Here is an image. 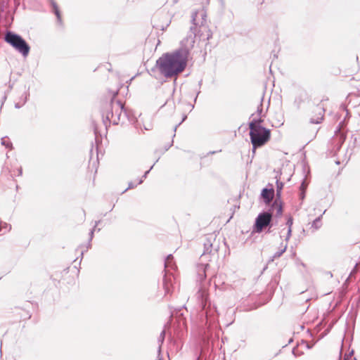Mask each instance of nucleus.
<instances>
[{
  "label": "nucleus",
  "instance_id": "17",
  "mask_svg": "<svg viewBox=\"0 0 360 360\" xmlns=\"http://www.w3.org/2000/svg\"><path fill=\"white\" fill-rule=\"evenodd\" d=\"M11 229V226L6 222H0V231L4 230V232H8Z\"/></svg>",
  "mask_w": 360,
  "mask_h": 360
},
{
  "label": "nucleus",
  "instance_id": "29",
  "mask_svg": "<svg viewBox=\"0 0 360 360\" xmlns=\"http://www.w3.org/2000/svg\"><path fill=\"white\" fill-rule=\"evenodd\" d=\"M300 190H301V191L305 192L306 185H305L304 182H302V184H301Z\"/></svg>",
  "mask_w": 360,
  "mask_h": 360
},
{
  "label": "nucleus",
  "instance_id": "36",
  "mask_svg": "<svg viewBox=\"0 0 360 360\" xmlns=\"http://www.w3.org/2000/svg\"><path fill=\"white\" fill-rule=\"evenodd\" d=\"M156 360H163L162 358H158V359Z\"/></svg>",
  "mask_w": 360,
  "mask_h": 360
},
{
  "label": "nucleus",
  "instance_id": "37",
  "mask_svg": "<svg viewBox=\"0 0 360 360\" xmlns=\"http://www.w3.org/2000/svg\"><path fill=\"white\" fill-rule=\"evenodd\" d=\"M339 360H340V356L339 357Z\"/></svg>",
  "mask_w": 360,
  "mask_h": 360
},
{
  "label": "nucleus",
  "instance_id": "19",
  "mask_svg": "<svg viewBox=\"0 0 360 360\" xmlns=\"http://www.w3.org/2000/svg\"><path fill=\"white\" fill-rule=\"evenodd\" d=\"M262 112V105L261 104L260 106H259L258 108H257V115H255V114L252 115V120L254 118H255V119H259L260 118L262 120V118H261V117H262L261 116Z\"/></svg>",
  "mask_w": 360,
  "mask_h": 360
},
{
  "label": "nucleus",
  "instance_id": "21",
  "mask_svg": "<svg viewBox=\"0 0 360 360\" xmlns=\"http://www.w3.org/2000/svg\"><path fill=\"white\" fill-rule=\"evenodd\" d=\"M172 259V255H169L167 257L165 262V269H168L171 266V261Z\"/></svg>",
  "mask_w": 360,
  "mask_h": 360
},
{
  "label": "nucleus",
  "instance_id": "34",
  "mask_svg": "<svg viewBox=\"0 0 360 360\" xmlns=\"http://www.w3.org/2000/svg\"><path fill=\"white\" fill-rule=\"evenodd\" d=\"M207 267V265H205V267H202V269H203V271H204V272H205V269H206Z\"/></svg>",
  "mask_w": 360,
  "mask_h": 360
},
{
  "label": "nucleus",
  "instance_id": "35",
  "mask_svg": "<svg viewBox=\"0 0 360 360\" xmlns=\"http://www.w3.org/2000/svg\"><path fill=\"white\" fill-rule=\"evenodd\" d=\"M158 352H159V354L160 353V346L159 347Z\"/></svg>",
  "mask_w": 360,
  "mask_h": 360
},
{
  "label": "nucleus",
  "instance_id": "5",
  "mask_svg": "<svg viewBox=\"0 0 360 360\" xmlns=\"http://www.w3.org/2000/svg\"><path fill=\"white\" fill-rule=\"evenodd\" d=\"M5 41L10 44L23 56L25 57L28 55L30 48L20 35L11 32H8L5 35Z\"/></svg>",
  "mask_w": 360,
  "mask_h": 360
},
{
  "label": "nucleus",
  "instance_id": "32",
  "mask_svg": "<svg viewBox=\"0 0 360 360\" xmlns=\"http://www.w3.org/2000/svg\"><path fill=\"white\" fill-rule=\"evenodd\" d=\"M22 173V168L18 169V176H21Z\"/></svg>",
  "mask_w": 360,
  "mask_h": 360
},
{
  "label": "nucleus",
  "instance_id": "11",
  "mask_svg": "<svg viewBox=\"0 0 360 360\" xmlns=\"http://www.w3.org/2000/svg\"><path fill=\"white\" fill-rule=\"evenodd\" d=\"M262 197L266 203H269L274 198V191L273 188H264L262 191Z\"/></svg>",
  "mask_w": 360,
  "mask_h": 360
},
{
  "label": "nucleus",
  "instance_id": "8",
  "mask_svg": "<svg viewBox=\"0 0 360 360\" xmlns=\"http://www.w3.org/2000/svg\"><path fill=\"white\" fill-rule=\"evenodd\" d=\"M175 280L176 278L174 276L169 273V270L167 271L162 281V288L165 290V296L172 293L174 289Z\"/></svg>",
  "mask_w": 360,
  "mask_h": 360
},
{
  "label": "nucleus",
  "instance_id": "15",
  "mask_svg": "<svg viewBox=\"0 0 360 360\" xmlns=\"http://www.w3.org/2000/svg\"><path fill=\"white\" fill-rule=\"evenodd\" d=\"M51 5L53 6V12L58 18V20L59 22H60V20H61L60 14V11L58 10V8L56 4L53 1H51Z\"/></svg>",
  "mask_w": 360,
  "mask_h": 360
},
{
  "label": "nucleus",
  "instance_id": "24",
  "mask_svg": "<svg viewBox=\"0 0 360 360\" xmlns=\"http://www.w3.org/2000/svg\"><path fill=\"white\" fill-rule=\"evenodd\" d=\"M205 248H206V250H205V252H211L210 248H211V247H212V244L210 243V241H208V243H205Z\"/></svg>",
  "mask_w": 360,
  "mask_h": 360
},
{
  "label": "nucleus",
  "instance_id": "30",
  "mask_svg": "<svg viewBox=\"0 0 360 360\" xmlns=\"http://www.w3.org/2000/svg\"><path fill=\"white\" fill-rule=\"evenodd\" d=\"M6 98H7V97H6V95H4V96H3V98H2V101H1V106H0V109L2 108V106H3L4 103V102H5V101H6Z\"/></svg>",
  "mask_w": 360,
  "mask_h": 360
},
{
  "label": "nucleus",
  "instance_id": "12",
  "mask_svg": "<svg viewBox=\"0 0 360 360\" xmlns=\"http://www.w3.org/2000/svg\"><path fill=\"white\" fill-rule=\"evenodd\" d=\"M287 248H288L287 243H285V244H284V245L283 243H281L280 250L274 254V257L277 258V257H281L285 252V250H287Z\"/></svg>",
  "mask_w": 360,
  "mask_h": 360
},
{
  "label": "nucleus",
  "instance_id": "31",
  "mask_svg": "<svg viewBox=\"0 0 360 360\" xmlns=\"http://www.w3.org/2000/svg\"><path fill=\"white\" fill-rule=\"evenodd\" d=\"M304 193H305V192L301 191V193H300V198H301V199H304V196H305Z\"/></svg>",
  "mask_w": 360,
  "mask_h": 360
},
{
  "label": "nucleus",
  "instance_id": "2",
  "mask_svg": "<svg viewBox=\"0 0 360 360\" xmlns=\"http://www.w3.org/2000/svg\"><path fill=\"white\" fill-rule=\"evenodd\" d=\"M117 94L115 91L110 103H107L102 112L103 121L107 128L110 124H117L127 116L124 105L120 101H115V96Z\"/></svg>",
  "mask_w": 360,
  "mask_h": 360
},
{
  "label": "nucleus",
  "instance_id": "13",
  "mask_svg": "<svg viewBox=\"0 0 360 360\" xmlns=\"http://www.w3.org/2000/svg\"><path fill=\"white\" fill-rule=\"evenodd\" d=\"M321 217H322V215H321L320 217H317L311 224V228H313L314 230H317L319 229L321 225H322V223H321Z\"/></svg>",
  "mask_w": 360,
  "mask_h": 360
},
{
  "label": "nucleus",
  "instance_id": "23",
  "mask_svg": "<svg viewBox=\"0 0 360 360\" xmlns=\"http://www.w3.org/2000/svg\"><path fill=\"white\" fill-rule=\"evenodd\" d=\"M283 187V184L282 182H279L278 181H276V191H277V195H281V190Z\"/></svg>",
  "mask_w": 360,
  "mask_h": 360
},
{
  "label": "nucleus",
  "instance_id": "25",
  "mask_svg": "<svg viewBox=\"0 0 360 360\" xmlns=\"http://www.w3.org/2000/svg\"><path fill=\"white\" fill-rule=\"evenodd\" d=\"M165 330H162L160 333V338H159V341L162 343L163 341H164V339H165Z\"/></svg>",
  "mask_w": 360,
  "mask_h": 360
},
{
  "label": "nucleus",
  "instance_id": "4",
  "mask_svg": "<svg viewBox=\"0 0 360 360\" xmlns=\"http://www.w3.org/2000/svg\"><path fill=\"white\" fill-rule=\"evenodd\" d=\"M192 22L193 31L199 40L206 41L212 37V34L207 20V13L204 9H200L192 14Z\"/></svg>",
  "mask_w": 360,
  "mask_h": 360
},
{
  "label": "nucleus",
  "instance_id": "18",
  "mask_svg": "<svg viewBox=\"0 0 360 360\" xmlns=\"http://www.w3.org/2000/svg\"><path fill=\"white\" fill-rule=\"evenodd\" d=\"M28 94L27 93H25V97L23 98V101H18L15 103V108H20L22 106H23L27 100Z\"/></svg>",
  "mask_w": 360,
  "mask_h": 360
},
{
  "label": "nucleus",
  "instance_id": "33",
  "mask_svg": "<svg viewBox=\"0 0 360 360\" xmlns=\"http://www.w3.org/2000/svg\"><path fill=\"white\" fill-rule=\"evenodd\" d=\"M24 97H25V94L21 96V98H20L19 101H23Z\"/></svg>",
  "mask_w": 360,
  "mask_h": 360
},
{
  "label": "nucleus",
  "instance_id": "16",
  "mask_svg": "<svg viewBox=\"0 0 360 360\" xmlns=\"http://www.w3.org/2000/svg\"><path fill=\"white\" fill-rule=\"evenodd\" d=\"M345 136L342 134L336 135V137L335 139L338 142V149H340L341 145L343 143V142L345 141Z\"/></svg>",
  "mask_w": 360,
  "mask_h": 360
},
{
  "label": "nucleus",
  "instance_id": "7",
  "mask_svg": "<svg viewBox=\"0 0 360 360\" xmlns=\"http://www.w3.org/2000/svg\"><path fill=\"white\" fill-rule=\"evenodd\" d=\"M271 218L272 214L269 212H264L259 214L255 219L254 232L261 233L263 229L270 224Z\"/></svg>",
  "mask_w": 360,
  "mask_h": 360
},
{
  "label": "nucleus",
  "instance_id": "20",
  "mask_svg": "<svg viewBox=\"0 0 360 360\" xmlns=\"http://www.w3.org/2000/svg\"><path fill=\"white\" fill-rule=\"evenodd\" d=\"M1 143L6 148H11L12 146V143L6 138H2L1 140Z\"/></svg>",
  "mask_w": 360,
  "mask_h": 360
},
{
  "label": "nucleus",
  "instance_id": "3",
  "mask_svg": "<svg viewBox=\"0 0 360 360\" xmlns=\"http://www.w3.org/2000/svg\"><path fill=\"white\" fill-rule=\"evenodd\" d=\"M262 120L254 118L250 122V136L253 153L258 147L264 145L270 139V131L261 125Z\"/></svg>",
  "mask_w": 360,
  "mask_h": 360
},
{
  "label": "nucleus",
  "instance_id": "28",
  "mask_svg": "<svg viewBox=\"0 0 360 360\" xmlns=\"http://www.w3.org/2000/svg\"><path fill=\"white\" fill-rule=\"evenodd\" d=\"M153 165L150 168V169H148V171H146V172H145V174H143V176H142V178H141V179H142V180H143V179L146 178V176H147L148 174V173L150 172V171L153 169Z\"/></svg>",
  "mask_w": 360,
  "mask_h": 360
},
{
  "label": "nucleus",
  "instance_id": "27",
  "mask_svg": "<svg viewBox=\"0 0 360 360\" xmlns=\"http://www.w3.org/2000/svg\"><path fill=\"white\" fill-rule=\"evenodd\" d=\"M201 293V296H202V300H205V304H204V307L206 305V302H207V297H204L205 296V291H202L200 292Z\"/></svg>",
  "mask_w": 360,
  "mask_h": 360
},
{
  "label": "nucleus",
  "instance_id": "14",
  "mask_svg": "<svg viewBox=\"0 0 360 360\" xmlns=\"http://www.w3.org/2000/svg\"><path fill=\"white\" fill-rule=\"evenodd\" d=\"M272 210H276L277 216H281L282 214V212H283L282 206L281 204L278 203L276 201L273 204Z\"/></svg>",
  "mask_w": 360,
  "mask_h": 360
},
{
  "label": "nucleus",
  "instance_id": "26",
  "mask_svg": "<svg viewBox=\"0 0 360 360\" xmlns=\"http://www.w3.org/2000/svg\"><path fill=\"white\" fill-rule=\"evenodd\" d=\"M98 221H96V224H95L94 228V229L91 231V232H90V238H91V239L93 238L94 231V230H95L96 226L98 225Z\"/></svg>",
  "mask_w": 360,
  "mask_h": 360
},
{
  "label": "nucleus",
  "instance_id": "22",
  "mask_svg": "<svg viewBox=\"0 0 360 360\" xmlns=\"http://www.w3.org/2000/svg\"><path fill=\"white\" fill-rule=\"evenodd\" d=\"M143 182V180L142 179H139V181L136 183H134V182H129V186H128V188L127 189H125V191L124 192H125L128 189H131V188H134V187H136L138 184H141V183Z\"/></svg>",
  "mask_w": 360,
  "mask_h": 360
},
{
  "label": "nucleus",
  "instance_id": "9",
  "mask_svg": "<svg viewBox=\"0 0 360 360\" xmlns=\"http://www.w3.org/2000/svg\"><path fill=\"white\" fill-rule=\"evenodd\" d=\"M293 224V219L292 217H288L285 226L281 228L279 231V236L282 238H283L285 242L288 243L291 235H292V226Z\"/></svg>",
  "mask_w": 360,
  "mask_h": 360
},
{
  "label": "nucleus",
  "instance_id": "6",
  "mask_svg": "<svg viewBox=\"0 0 360 360\" xmlns=\"http://www.w3.org/2000/svg\"><path fill=\"white\" fill-rule=\"evenodd\" d=\"M196 33L193 31V27H191L186 37L181 41L180 48L176 50L181 54L185 53L188 60L191 51L195 44Z\"/></svg>",
  "mask_w": 360,
  "mask_h": 360
},
{
  "label": "nucleus",
  "instance_id": "1",
  "mask_svg": "<svg viewBox=\"0 0 360 360\" xmlns=\"http://www.w3.org/2000/svg\"><path fill=\"white\" fill-rule=\"evenodd\" d=\"M186 54L176 50L163 54L156 61V67L160 74L166 78H172L182 72L187 65Z\"/></svg>",
  "mask_w": 360,
  "mask_h": 360
},
{
  "label": "nucleus",
  "instance_id": "10",
  "mask_svg": "<svg viewBox=\"0 0 360 360\" xmlns=\"http://www.w3.org/2000/svg\"><path fill=\"white\" fill-rule=\"evenodd\" d=\"M324 112H325V110L322 106H321V105L316 106L313 111V113L314 115H312L310 118V120H309L310 123L320 124L323 120Z\"/></svg>",
  "mask_w": 360,
  "mask_h": 360
}]
</instances>
